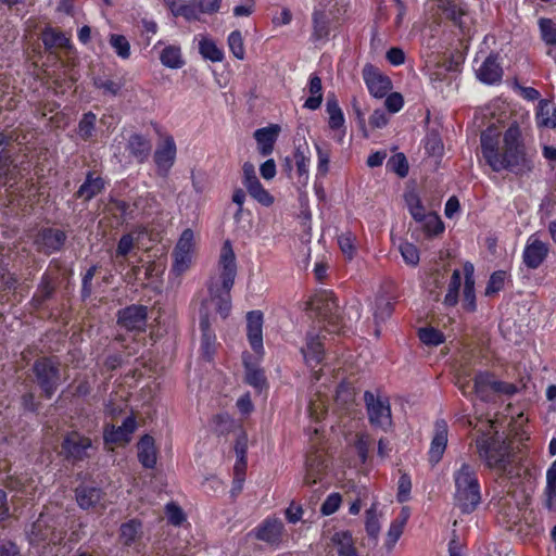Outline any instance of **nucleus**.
I'll list each match as a JSON object with an SVG mask.
<instances>
[{"label": "nucleus", "instance_id": "43", "mask_svg": "<svg viewBox=\"0 0 556 556\" xmlns=\"http://www.w3.org/2000/svg\"><path fill=\"white\" fill-rule=\"evenodd\" d=\"M97 115L92 112L85 113L78 123V136L87 141L92 138L96 130Z\"/></svg>", "mask_w": 556, "mask_h": 556}, {"label": "nucleus", "instance_id": "40", "mask_svg": "<svg viewBox=\"0 0 556 556\" xmlns=\"http://www.w3.org/2000/svg\"><path fill=\"white\" fill-rule=\"evenodd\" d=\"M331 544L336 548L338 556L355 547L353 535L346 530L334 532L331 536Z\"/></svg>", "mask_w": 556, "mask_h": 556}, {"label": "nucleus", "instance_id": "33", "mask_svg": "<svg viewBox=\"0 0 556 556\" xmlns=\"http://www.w3.org/2000/svg\"><path fill=\"white\" fill-rule=\"evenodd\" d=\"M160 61L162 65L167 68L177 70L184 66L181 49L176 45H168L160 53Z\"/></svg>", "mask_w": 556, "mask_h": 556}, {"label": "nucleus", "instance_id": "51", "mask_svg": "<svg viewBox=\"0 0 556 556\" xmlns=\"http://www.w3.org/2000/svg\"><path fill=\"white\" fill-rule=\"evenodd\" d=\"M294 159L296 165L298 181L305 186L309 177V157L298 150L294 154Z\"/></svg>", "mask_w": 556, "mask_h": 556}, {"label": "nucleus", "instance_id": "48", "mask_svg": "<svg viewBox=\"0 0 556 556\" xmlns=\"http://www.w3.org/2000/svg\"><path fill=\"white\" fill-rule=\"evenodd\" d=\"M248 193L263 206H270L275 199L274 197L263 187L261 181L252 184L245 187Z\"/></svg>", "mask_w": 556, "mask_h": 556}, {"label": "nucleus", "instance_id": "26", "mask_svg": "<svg viewBox=\"0 0 556 556\" xmlns=\"http://www.w3.org/2000/svg\"><path fill=\"white\" fill-rule=\"evenodd\" d=\"M381 513L378 510V505L372 503L371 506L365 511V530L368 538L376 545L379 540L381 530Z\"/></svg>", "mask_w": 556, "mask_h": 556}, {"label": "nucleus", "instance_id": "45", "mask_svg": "<svg viewBox=\"0 0 556 556\" xmlns=\"http://www.w3.org/2000/svg\"><path fill=\"white\" fill-rule=\"evenodd\" d=\"M110 46L122 60L129 59L131 54L130 43L123 35L112 34L109 39Z\"/></svg>", "mask_w": 556, "mask_h": 556}, {"label": "nucleus", "instance_id": "58", "mask_svg": "<svg viewBox=\"0 0 556 556\" xmlns=\"http://www.w3.org/2000/svg\"><path fill=\"white\" fill-rule=\"evenodd\" d=\"M354 402V390L348 383H340L336 391V403L338 406L349 408Z\"/></svg>", "mask_w": 556, "mask_h": 556}, {"label": "nucleus", "instance_id": "28", "mask_svg": "<svg viewBox=\"0 0 556 556\" xmlns=\"http://www.w3.org/2000/svg\"><path fill=\"white\" fill-rule=\"evenodd\" d=\"M475 267L471 263L467 262L464 265V276H465V286H464V307L467 311L476 309V294H475Z\"/></svg>", "mask_w": 556, "mask_h": 556}, {"label": "nucleus", "instance_id": "4", "mask_svg": "<svg viewBox=\"0 0 556 556\" xmlns=\"http://www.w3.org/2000/svg\"><path fill=\"white\" fill-rule=\"evenodd\" d=\"M63 519L55 518L49 511L40 514L38 519L31 525L30 530L27 532L29 544L36 548H42L41 554H46V549L51 546L61 544L64 539Z\"/></svg>", "mask_w": 556, "mask_h": 556}, {"label": "nucleus", "instance_id": "17", "mask_svg": "<svg viewBox=\"0 0 556 556\" xmlns=\"http://www.w3.org/2000/svg\"><path fill=\"white\" fill-rule=\"evenodd\" d=\"M91 445L89 438L74 431L66 435L62 448L68 458L81 460L88 456V450L91 448Z\"/></svg>", "mask_w": 556, "mask_h": 556}, {"label": "nucleus", "instance_id": "5", "mask_svg": "<svg viewBox=\"0 0 556 556\" xmlns=\"http://www.w3.org/2000/svg\"><path fill=\"white\" fill-rule=\"evenodd\" d=\"M479 457L490 468L505 469L508 463L509 445L498 435L482 434L476 440Z\"/></svg>", "mask_w": 556, "mask_h": 556}, {"label": "nucleus", "instance_id": "25", "mask_svg": "<svg viewBox=\"0 0 556 556\" xmlns=\"http://www.w3.org/2000/svg\"><path fill=\"white\" fill-rule=\"evenodd\" d=\"M65 239V233L59 229H45L40 233L37 244L41 251L49 254L60 250Z\"/></svg>", "mask_w": 556, "mask_h": 556}, {"label": "nucleus", "instance_id": "34", "mask_svg": "<svg viewBox=\"0 0 556 556\" xmlns=\"http://www.w3.org/2000/svg\"><path fill=\"white\" fill-rule=\"evenodd\" d=\"M102 497V492L93 486H80L76 490V501L83 509L97 505Z\"/></svg>", "mask_w": 556, "mask_h": 556}, {"label": "nucleus", "instance_id": "60", "mask_svg": "<svg viewBox=\"0 0 556 556\" xmlns=\"http://www.w3.org/2000/svg\"><path fill=\"white\" fill-rule=\"evenodd\" d=\"M342 503V497L339 493L333 492L327 496L325 502L321 504L320 513L323 516H330L334 514Z\"/></svg>", "mask_w": 556, "mask_h": 556}, {"label": "nucleus", "instance_id": "9", "mask_svg": "<svg viewBox=\"0 0 556 556\" xmlns=\"http://www.w3.org/2000/svg\"><path fill=\"white\" fill-rule=\"evenodd\" d=\"M548 252V244L542 241L536 233H533L527 239L522 251V261L528 268L536 269L546 260Z\"/></svg>", "mask_w": 556, "mask_h": 556}, {"label": "nucleus", "instance_id": "56", "mask_svg": "<svg viewBox=\"0 0 556 556\" xmlns=\"http://www.w3.org/2000/svg\"><path fill=\"white\" fill-rule=\"evenodd\" d=\"M169 9L175 16H184L188 21L198 18V7L192 2L180 4L173 2Z\"/></svg>", "mask_w": 556, "mask_h": 556}, {"label": "nucleus", "instance_id": "53", "mask_svg": "<svg viewBox=\"0 0 556 556\" xmlns=\"http://www.w3.org/2000/svg\"><path fill=\"white\" fill-rule=\"evenodd\" d=\"M355 236L351 231L343 232L338 236V244L343 255L352 260L356 252Z\"/></svg>", "mask_w": 556, "mask_h": 556}, {"label": "nucleus", "instance_id": "41", "mask_svg": "<svg viewBox=\"0 0 556 556\" xmlns=\"http://www.w3.org/2000/svg\"><path fill=\"white\" fill-rule=\"evenodd\" d=\"M42 42L48 49L70 47V39L65 36V34L56 31L52 28H47L42 33Z\"/></svg>", "mask_w": 556, "mask_h": 556}, {"label": "nucleus", "instance_id": "20", "mask_svg": "<svg viewBox=\"0 0 556 556\" xmlns=\"http://www.w3.org/2000/svg\"><path fill=\"white\" fill-rule=\"evenodd\" d=\"M280 130L279 125L270 124L267 127L254 131V139L256 140L257 149L262 156H267L273 153Z\"/></svg>", "mask_w": 556, "mask_h": 556}, {"label": "nucleus", "instance_id": "62", "mask_svg": "<svg viewBox=\"0 0 556 556\" xmlns=\"http://www.w3.org/2000/svg\"><path fill=\"white\" fill-rule=\"evenodd\" d=\"M317 152V175L324 177L329 172L330 153L328 150L323 149L318 143L315 144Z\"/></svg>", "mask_w": 556, "mask_h": 556}, {"label": "nucleus", "instance_id": "42", "mask_svg": "<svg viewBox=\"0 0 556 556\" xmlns=\"http://www.w3.org/2000/svg\"><path fill=\"white\" fill-rule=\"evenodd\" d=\"M141 533V522L129 520L121 526V541L124 545L132 544Z\"/></svg>", "mask_w": 556, "mask_h": 556}, {"label": "nucleus", "instance_id": "37", "mask_svg": "<svg viewBox=\"0 0 556 556\" xmlns=\"http://www.w3.org/2000/svg\"><path fill=\"white\" fill-rule=\"evenodd\" d=\"M103 188L104 181L100 177L92 178L91 175H88L85 182L79 187L77 195L88 201L99 194Z\"/></svg>", "mask_w": 556, "mask_h": 556}, {"label": "nucleus", "instance_id": "7", "mask_svg": "<svg viewBox=\"0 0 556 556\" xmlns=\"http://www.w3.org/2000/svg\"><path fill=\"white\" fill-rule=\"evenodd\" d=\"M38 384L47 397H51L60 383L58 364L51 358H41L34 365Z\"/></svg>", "mask_w": 556, "mask_h": 556}, {"label": "nucleus", "instance_id": "21", "mask_svg": "<svg viewBox=\"0 0 556 556\" xmlns=\"http://www.w3.org/2000/svg\"><path fill=\"white\" fill-rule=\"evenodd\" d=\"M326 467V459L321 453L314 452L309 454L305 463L304 483L311 485L321 481Z\"/></svg>", "mask_w": 556, "mask_h": 556}, {"label": "nucleus", "instance_id": "18", "mask_svg": "<svg viewBox=\"0 0 556 556\" xmlns=\"http://www.w3.org/2000/svg\"><path fill=\"white\" fill-rule=\"evenodd\" d=\"M301 353L309 367H315L321 362L324 346L318 331L313 329L306 333L305 345L301 349Z\"/></svg>", "mask_w": 556, "mask_h": 556}, {"label": "nucleus", "instance_id": "52", "mask_svg": "<svg viewBox=\"0 0 556 556\" xmlns=\"http://www.w3.org/2000/svg\"><path fill=\"white\" fill-rule=\"evenodd\" d=\"M539 27L543 41L556 49V25L549 18H540Z\"/></svg>", "mask_w": 556, "mask_h": 556}, {"label": "nucleus", "instance_id": "11", "mask_svg": "<svg viewBox=\"0 0 556 556\" xmlns=\"http://www.w3.org/2000/svg\"><path fill=\"white\" fill-rule=\"evenodd\" d=\"M362 74L369 93L375 98L386 97L392 88L390 78L380 73L372 64H366Z\"/></svg>", "mask_w": 556, "mask_h": 556}, {"label": "nucleus", "instance_id": "23", "mask_svg": "<svg viewBox=\"0 0 556 556\" xmlns=\"http://www.w3.org/2000/svg\"><path fill=\"white\" fill-rule=\"evenodd\" d=\"M326 112L328 114V125L331 130L340 131L339 140L345 136V118L342 109L336 97H329L326 102Z\"/></svg>", "mask_w": 556, "mask_h": 556}, {"label": "nucleus", "instance_id": "14", "mask_svg": "<svg viewBox=\"0 0 556 556\" xmlns=\"http://www.w3.org/2000/svg\"><path fill=\"white\" fill-rule=\"evenodd\" d=\"M448 441V426L444 419L434 424V432L428 451L431 465H437L443 457Z\"/></svg>", "mask_w": 556, "mask_h": 556}, {"label": "nucleus", "instance_id": "59", "mask_svg": "<svg viewBox=\"0 0 556 556\" xmlns=\"http://www.w3.org/2000/svg\"><path fill=\"white\" fill-rule=\"evenodd\" d=\"M173 255L174 263L172 267V273L175 274L176 276H180L189 269L192 262V254L174 251Z\"/></svg>", "mask_w": 556, "mask_h": 556}, {"label": "nucleus", "instance_id": "44", "mask_svg": "<svg viewBox=\"0 0 556 556\" xmlns=\"http://www.w3.org/2000/svg\"><path fill=\"white\" fill-rule=\"evenodd\" d=\"M405 201L412 217L416 222H421V219L425 218L427 213L419 195L414 191L407 192L405 194Z\"/></svg>", "mask_w": 556, "mask_h": 556}, {"label": "nucleus", "instance_id": "38", "mask_svg": "<svg viewBox=\"0 0 556 556\" xmlns=\"http://www.w3.org/2000/svg\"><path fill=\"white\" fill-rule=\"evenodd\" d=\"M397 250L406 265L416 267L419 264V249L414 243L401 239Z\"/></svg>", "mask_w": 556, "mask_h": 556}, {"label": "nucleus", "instance_id": "39", "mask_svg": "<svg viewBox=\"0 0 556 556\" xmlns=\"http://www.w3.org/2000/svg\"><path fill=\"white\" fill-rule=\"evenodd\" d=\"M462 285V273L459 269H454L448 283L447 292L444 296V305L454 306L458 302L459 289Z\"/></svg>", "mask_w": 556, "mask_h": 556}, {"label": "nucleus", "instance_id": "8", "mask_svg": "<svg viewBox=\"0 0 556 556\" xmlns=\"http://www.w3.org/2000/svg\"><path fill=\"white\" fill-rule=\"evenodd\" d=\"M309 308L329 323H334L339 316V303L330 290L317 292L309 301Z\"/></svg>", "mask_w": 556, "mask_h": 556}, {"label": "nucleus", "instance_id": "27", "mask_svg": "<svg viewBox=\"0 0 556 556\" xmlns=\"http://www.w3.org/2000/svg\"><path fill=\"white\" fill-rule=\"evenodd\" d=\"M538 127L553 129L556 127V105L547 100H540L535 114Z\"/></svg>", "mask_w": 556, "mask_h": 556}, {"label": "nucleus", "instance_id": "10", "mask_svg": "<svg viewBox=\"0 0 556 556\" xmlns=\"http://www.w3.org/2000/svg\"><path fill=\"white\" fill-rule=\"evenodd\" d=\"M473 71L477 78L486 85L497 84L503 77V70L495 54H489L482 61L476 58L473 61Z\"/></svg>", "mask_w": 556, "mask_h": 556}, {"label": "nucleus", "instance_id": "55", "mask_svg": "<svg viewBox=\"0 0 556 556\" xmlns=\"http://www.w3.org/2000/svg\"><path fill=\"white\" fill-rule=\"evenodd\" d=\"M420 223L424 224V230L429 237L437 236L444 230L441 218L434 213H428Z\"/></svg>", "mask_w": 556, "mask_h": 556}, {"label": "nucleus", "instance_id": "36", "mask_svg": "<svg viewBox=\"0 0 556 556\" xmlns=\"http://www.w3.org/2000/svg\"><path fill=\"white\" fill-rule=\"evenodd\" d=\"M7 486L11 490L21 491L26 495H33L36 491L34 478L27 475H9L7 477Z\"/></svg>", "mask_w": 556, "mask_h": 556}, {"label": "nucleus", "instance_id": "31", "mask_svg": "<svg viewBox=\"0 0 556 556\" xmlns=\"http://www.w3.org/2000/svg\"><path fill=\"white\" fill-rule=\"evenodd\" d=\"M329 36V20L324 8H315L313 12V33L312 40L320 41Z\"/></svg>", "mask_w": 556, "mask_h": 556}, {"label": "nucleus", "instance_id": "6", "mask_svg": "<svg viewBox=\"0 0 556 556\" xmlns=\"http://www.w3.org/2000/svg\"><path fill=\"white\" fill-rule=\"evenodd\" d=\"M371 425L387 430L392 425L391 407L388 399L376 396L369 391L364 394Z\"/></svg>", "mask_w": 556, "mask_h": 556}, {"label": "nucleus", "instance_id": "1", "mask_svg": "<svg viewBox=\"0 0 556 556\" xmlns=\"http://www.w3.org/2000/svg\"><path fill=\"white\" fill-rule=\"evenodd\" d=\"M237 276L236 254L229 240L223 243L216 269L207 281V296L200 306V329L202 331L201 351L203 357L211 361L216 346V336L211 329L212 314L215 312L223 319L231 312L230 291Z\"/></svg>", "mask_w": 556, "mask_h": 556}, {"label": "nucleus", "instance_id": "49", "mask_svg": "<svg viewBox=\"0 0 556 556\" xmlns=\"http://www.w3.org/2000/svg\"><path fill=\"white\" fill-rule=\"evenodd\" d=\"M233 426L235 421L227 413L217 414L211 420V429L217 434L229 433Z\"/></svg>", "mask_w": 556, "mask_h": 556}, {"label": "nucleus", "instance_id": "54", "mask_svg": "<svg viewBox=\"0 0 556 556\" xmlns=\"http://www.w3.org/2000/svg\"><path fill=\"white\" fill-rule=\"evenodd\" d=\"M418 337L424 344L431 346H437L444 341L443 333L432 327L420 328Z\"/></svg>", "mask_w": 556, "mask_h": 556}, {"label": "nucleus", "instance_id": "57", "mask_svg": "<svg viewBox=\"0 0 556 556\" xmlns=\"http://www.w3.org/2000/svg\"><path fill=\"white\" fill-rule=\"evenodd\" d=\"M506 271L504 270H497V271H494L489 281H488V285L485 287V295L486 296H492L494 294H497L501 290H503L504 286H505V280H506Z\"/></svg>", "mask_w": 556, "mask_h": 556}, {"label": "nucleus", "instance_id": "47", "mask_svg": "<svg viewBox=\"0 0 556 556\" xmlns=\"http://www.w3.org/2000/svg\"><path fill=\"white\" fill-rule=\"evenodd\" d=\"M494 377L489 372H479L475 377V391L477 395L485 400L489 396V391H492Z\"/></svg>", "mask_w": 556, "mask_h": 556}, {"label": "nucleus", "instance_id": "19", "mask_svg": "<svg viewBox=\"0 0 556 556\" xmlns=\"http://www.w3.org/2000/svg\"><path fill=\"white\" fill-rule=\"evenodd\" d=\"M136 427L135 418L127 417L119 427L108 426L104 430V440L106 443L126 444L130 441Z\"/></svg>", "mask_w": 556, "mask_h": 556}, {"label": "nucleus", "instance_id": "46", "mask_svg": "<svg viewBox=\"0 0 556 556\" xmlns=\"http://www.w3.org/2000/svg\"><path fill=\"white\" fill-rule=\"evenodd\" d=\"M227 45L230 52L237 60H244V39L240 30H233L228 35Z\"/></svg>", "mask_w": 556, "mask_h": 556}, {"label": "nucleus", "instance_id": "12", "mask_svg": "<svg viewBox=\"0 0 556 556\" xmlns=\"http://www.w3.org/2000/svg\"><path fill=\"white\" fill-rule=\"evenodd\" d=\"M177 154V147L172 136H166L154 151V163L157 174L166 176L173 167Z\"/></svg>", "mask_w": 556, "mask_h": 556}, {"label": "nucleus", "instance_id": "13", "mask_svg": "<svg viewBox=\"0 0 556 556\" xmlns=\"http://www.w3.org/2000/svg\"><path fill=\"white\" fill-rule=\"evenodd\" d=\"M285 526L282 521L276 517L266 518L263 520L251 534L255 536V539L263 541L269 545L278 546L282 540Z\"/></svg>", "mask_w": 556, "mask_h": 556}, {"label": "nucleus", "instance_id": "24", "mask_svg": "<svg viewBox=\"0 0 556 556\" xmlns=\"http://www.w3.org/2000/svg\"><path fill=\"white\" fill-rule=\"evenodd\" d=\"M138 459L144 468L152 469L156 465L157 452L154 439L144 434L138 442Z\"/></svg>", "mask_w": 556, "mask_h": 556}, {"label": "nucleus", "instance_id": "3", "mask_svg": "<svg viewBox=\"0 0 556 556\" xmlns=\"http://www.w3.org/2000/svg\"><path fill=\"white\" fill-rule=\"evenodd\" d=\"M454 505L463 514H471L481 503V485L477 466L466 460H458L453 471Z\"/></svg>", "mask_w": 556, "mask_h": 556}, {"label": "nucleus", "instance_id": "61", "mask_svg": "<svg viewBox=\"0 0 556 556\" xmlns=\"http://www.w3.org/2000/svg\"><path fill=\"white\" fill-rule=\"evenodd\" d=\"M174 251L193 254V231L191 229L182 231Z\"/></svg>", "mask_w": 556, "mask_h": 556}, {"label": "nucleus", "instance_id": "63", "mask_svg": "<svg viewBox=\"0 0 556 556\" xmlns=\"http://www.w3.org/2000/svg\"><path fill=\"white\" fill-rule=\"evenodd\" d=\"M94 86L103 91L104 94L116 96L121 89L122 84L112 79H94Z\"/></svg>", "mask_w": 556, "mask_h": 556}, {"label": "nucleus", "instance_id": "29", "mask_svg": "<svg viewBox=\"0 0 556 556\" xmlns=\"http://www.w3.org/2000/svg\"><path fill=\"white\" fill-rule=\"evenodd\" d=\"M408 519V513L403 509L401 516L394 519L388 529L384 539V547L388 552H391L400 538L403 534L404 526Z\"/></svg>", "mask_w": 556, "mask_h": 556}, {"label": "nucleus", "instance_id": "2", "mask_svg": "<svg viewBox=\"0 0 556 556\" xmlns=\"http://www.w3.org/2000/svg\"><path fill=\"white\" fill-rule=\"evenodd\" d=\"M481 152L485 163L495 173L508 172L517 177L530 176L535 167L534 152L517 122L503 132L488 127L480 136Z\"/></svg>", "mask_w": 556, "mask_h": 556}, {"label": "nucleus", "instance_id": "32", "mask_svg": "<svg viewBox=\"0 0 556 556\" xmlns=\"http://www.w3.org/2000/svg\"><path fill=\"white\" fill-rule=\"evenodd\" d=\"M308 91L311 96L305 100L304 108L315 111L320 108L323 102L321 79L316 74L309 76Z\"/></svg>", "mask_w": 556, "mask_h": 556}, {"label": "nucleus", "instance_id": "35", "mask_svg": "<svg viewBox=\"0 0 556 556\" xmlns=\"http://www.w3.org/2000/svg\"><path fill=\"white\" fill-rule=\"evenodd\" d=\"M243 364L245 368L247 382L257 390H262L266 386V379L262 369L250 362L249 355H243Z\"/></svg>", "mask_w": 556, "mask_h": 556}, {"label": "nucleus", "instance_id": "16", "mask_svg": "<svg viewBox=\"0 0 556 556\" xmlns=\"http://www.w3.org/2000/svg\"><path fill=\"white\" fill-rule=\"evenodd\" d=\"M118 324L127 330L143 331L147 325V307L130 305L119 311Z\"/></svg>", "mask_w": 556, "mask_h": 556}, {"label": "nucleus", "instance_id": "15", "mask_svg": "<svg viewBox=\"0 0 556 556\" xmlns=\"http://www.w3.org/2000/svg\"><path fill=\"white\" fill-rule=\"evenodd\" d=\"M263 313L251 311L247 314V336L252 350L261 357L264 354L263 345Z\"/></svg>", "mask_w": 556, "mask_h": 556}, {"label": "nucleus", "instance_id": "22", "mask_svg": "<svg viewBox=\"0 0 556 556\" xmlns=\"http://www.w3.org/2000/svg\"><path fill=\"white\" fill-rule=\"evenodd\" d=\"M126 149L138 163H144L151 154L152 144L146 136L132 134L127 141Z\"/></svg>", "mask_w": 556, "mask_h": 556}, {"label": "nucleus", "instance_id": "64", "mask_svg": "<svg viewBox=\"0 0 556 556\" xmlns=\"http://www.w3.org/2000/svg\"><path fill=\"white\" fill-rule=\"evenodd\" d=\"M165 513L168 521L174 526H180L185 521L182 509L175 503H168Z\"/></svg>", "mask_w": 556, "mask_h": 556}, {"label": "nucleus", "instance_id": "30", "mask_svg": "<svg viewBox=\"0 0 556 556\" xmlns=\"http://www.w3.org/2000/svg\"><path fill=\"white\" fill-rule=\"evenodd\" d=\"M199 53L213 63H219L225 58L223 49L212 38L203 35L199 38Z\"/></svg>", "mask_w": 556, "mask_h": 556}, {"label": "nucleus", "instance_id": "50", "mask_svg": "<svg viewBox=\"0 0 556 556\" xmlns=\"http://www.w3.org/2000/svg\"><path fill=\"white\" fill-rule=\"evenodd\" d=\"M387 167L401 178L406 177L409 169L407 159L403 153H396L391 156L387 162Z\"/></svg>", "mask_w": 556, "mask_h": 556}]
</instances>
